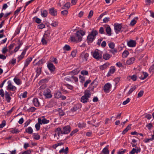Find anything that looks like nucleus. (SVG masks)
Instances as JSON below:
<instances>
[{
  "label": "nucleus",
  "instance_id": "obj_1",
  "mask_svg": "<svg viewBox=\"0 0 154 154\" xmlns=\"http://www.w3.org/2000/svg\"><path fill=\"white\" fill-rule=\"evenodd\" d=\"M85 32L83 30L77 31L76 33V36H71L70 40L71 41L79 42L82 41V37L85 35Z\"/></svg>",
  "mask_w": 154,
  "mask_h": 154
},
{
  "label": "nucleus",
  "instance_id": "obj_2",
  "mask_svg": "<svg viewBox=\"0 0 154 154\" xmlns=\"http://www.w3.org/2000/svg\"><path fill=\"white\" fill-rule=\"evenodd\" d=\"M98 32L96 30H93L87 36V41L88 45L91 43L95 39Z\"/></svg>",
  "mask_w": 154,
  "mask_h": 154
},
{
  "label": "nucleus",
  "instance_id": "obj_3",
  "mask_svg": "<svg viewBox=\"0 0 154 154\" xmlns=\"http://www.w3.org/2000/svg\"><path fill=\"white\" fill-rule=\"evenodd\" d=\"M98 50L96 49L94 52H91L92 56L95 59L97 60H100L102 59V55L98 52Z\"/></svg>",
  "mask_w": 154,
  "mask_h": 154
},
{
  "label": "nucleus",
  "instance_id": "obj_4",
  "mask_svg": "<svg viewBox=\"0 0 154 154\" xmlns=\"http://www.w3.org/2000/svg\"><path fill=\"white\" fill-rule=\"evenodd\" d=\"M84 95L82 96L81 98V101L83 103H86L87 102V101L89 100V98H90L91 96L88 93H84Z\"/></svg>",
  "mask_w": 154,
  "mask_h": 154
},
{
  "label": "nucleus",
  "instance_id": "obj_5",
  "mask_svg": "<svg viewBox=\"0 0 154 154\" xmlns=\"http://www.w3.org/2000/svg\"><path fill=\"white\" fill-rule=\"evenodd\" d=\"M43 95L47 98H50L52 97V95L50 90L48 88H47L44 90Z\"/></svg>",
  "mask_w": 154,
  "mask_h": 154
},
{
  "label": "nucleus",
  "instance_id": "obj_6",
  "mask_svg": "<svg viewBox=\"0 0 154 154\" xmlns=\"http://www.w3.org/2000/svg\"><path fill=\"white\" fill-rule=\"evenodd\" d=\"M95 81V80H94L90 84V85H91V87H89L85 91H84V93H88L90 95V96H91V91H93L94 89V86H92V85H93Z\"/></svg>",
  "mask_w": 154,
  "mask_h": 154
},
{
  "label": "nucleus",
  "instance_id": "obj_7",
  "mask_svg": "<svg viewBox=\"0 0 154 154\" xmlns=\"http://www.w3.org/2000/svg\"><path fill=\"white\" fill-rule=\"evenodd\" d=\"M89 57V54L88 53H85V52H82L80 54L79 57L83 61H87L88 58Z\"/></svg>",
  "mask_w": 154,
  "mask_h": 154
},
{
  "label": "nucleus",
  "instance_id": "obj_8",
  "mask_svg": "<svg viewBox=\"0 0 154 154\" xmlns=\"http://www.w3.org/2000/svg\"><path fill=\"white\" fill-rule=\"evenodd\" d=\"M114 29L116 33H118L120 32L122 28V24H114Z\"/></svg>",
  "mask_w": 154,
  "mask_h": 154
},
{
  "label": "nucleus",
  "instance_id": "obj_9",
  "mask_svg": "<svg viewBox=\"0 0 154 154\" xmlns=\"http://www.w3.org/2000/svg\"><path fill=\"white\" fill-rule=\"evenodd\" d=\"M71 130V128L69 125H67L63 127V134H69Z\"/></svg>",
  "mask_w": 154,
  "mask_h": 154
},
{
  "label": "nucleus",
  "instance_id": "obj_10",
  "mask_svg": "<svg viewBox=\"0 0 154 154\" xmlns=\"http://www.w3.org/2000/svg\"><path fill=\"white\" fill-rule=\"evenodd\" d=\"M111 85L109 83L106 84L103 87V90L104 92L108 93L109 92V90L111 88Z\"/></svg>",
  "mask_w": 154,
  "mask_h": 154
},
{
  "label": "nucleus",
  "instance_id": "obj_11",
  "mask_svg": "<svg viewBox=\"0 0 154 154\" xmlns=\"http://www.w3.org/2000/svg\"><path fill=\"white\" fill-rule=\"evenodd\" d=\"M8 85L7 86V90L12 91H14L16 89V87L12 85L10 80L8 81Z\"/></svg>",
  "mask_w": 154,
  "mask_h": 154
},
{
  "label": "nucleus",
  "instance_id": "obj_12",
  "mask_svg": "<svg viewBox=\"0 0 154 154\" xmlns=\"http://www.w3.org/2000/svg\"><path fill=\"white\" fill-rule=\"evenodd\" d=\"M49 12L50 14L53 16H56L57 14V11L54 7L49 9Z\"/></svg>",
  "mask_w": 154,
  "mask_h": 154
},
{
  "label": "nucleus",
  "instance_id": "obj_13",
  "mask_svg": "<svg viewBox=\"0 0 154 154\" xmlns=\"http://www.w3.org/2000/svg\"><path fill=\"white\" fill-rule=\"evenodd\" d=\"M136 149L133 148L132 150L129 152V154H134L135 153L137 154L141 151V149L140 148L137 146L135 147Z\"/></svg>",
  "mask_w": 154,
  "mask_h": 154
},
{
  "label": "nucleus",
  "instance_id": "obj_14",
  "mask_svg": "<svg viewBox=\"0 0 154 154\" xmlns=\"http://www.w3.org/2000/svg\"><path fill=\"white\" fill-rule=\"evenodd\" d=\"M80 68H78L75 69L74 70H73L70 72H69V75H77L79 72L80 71Z\"/></svg>",
  "mask_w": 154,
  "mask_h": 154
},
{
  "label": "nucleus",
  "instance_id": "obj_15",
  "mask_svg": "<svg viewBox=\"0 0 154 154\" xmlns=\"http://www.w3.org/2000/svg\"><path fill=\"white\" fill-rule=\"evenodd\" d=\"M116 71L115 67L114 66H111L110 67V69L108 72L107 76L109 77L112 74L114 73Z\"/></svg>",
  "mask_w": 154,
  "mask_h": 154
},
{
  "label": "nucleus",
  "instance_id": "obj_16",
  "mask_svg": "<svg viewBox=\"0 0 154 154\" xmlns=\"http://www.w3.org/2000/svg\"><path fill=\"white\" fill-rule=\"evenodd\" d=\"M27 49V48H25L22 52L21 55L18 57V60L17 61L18 62L24 58Z\"/></svg>",
  "mask_w": 154,
  "mask_h": 154
},
{
  "label": "nucleus",
  "instance_id": "obj_17",
  "mask_svg": "<svg viewBox=\"0 0 154 154\" xmlns=\"http://www.w3.org/2000/svg\"><path fill=\"white\" fill-rule=\"evenodd\" d=\"M136 44V42L135 41L131 40L128 42V45L130 47H134Z\"/></svg>",
  "mask_w": 154,
  "mask_h": 154
},
{
  "label": "nucleus",
  "instance_id": "obj_18",
  "mask_svg": "<svg viewBox=\"0 0 154 154\" xmlns=\"http://www.w3.org/2000/svg\"><path fill=\"white\" fill-rule=\"evenodd\" d=\"M32 59L31 57L28 58L25 60L24 68H25L27 67L29 64L30 63Z\"/></svg>",
  "mask_w": 154,
  "mask_h": 154
},
{
  "label": "nucleus",
  "instance_id": "obj_19",
  "mask_svg": "<svg viewBox=\"0 0 154 154\" xmlns=\"http://www.w3.org/2000/svg\"><path fill=\"white\" fill-rule=\"evenodd\" d=\"M23 43L21 41H20V40H18V46L15 48V49L14 50V52H16L19 50L21 46L23 44Z\"/></svg>",
  "mask_w": 154,
  "mask_h": 154
},
{
  "label": "nucleus",
  "instance_id": "obj_20",
  "mask_svg": "<svg viewBox=\"0 0 154 154\" xmlns=\"http://www.w3.org/2000/svg\"><path fill=\"white\" fill-rule=\"evenodd\" d=\"M49 69L51 71H54L55 69L54 66L52 63H49L47 65Z\"/></svg>",
  "mask_w": 154,
  "mask_h": 154
},
{
  "label": "nucleus",
  "instance_id": "obj_21",
  "mask_svg": "<svg viewBox=\"0 0 154 154\" xmlns=\"http://www.w3.org/2000/svg\"><path fill=\"white\" fill-rule=\"evenodd\" d=\"M55 131L58 136H59L60 134H63V130L60 127H58L55 130Z\"/></svg>",
  "mask_w": 154,
  "mask_h": 154
},
{
  "label": "nucleus",
  "instance_id": "obj_22",
  "mask_svg": "<svg viewBox=\"0 0 154 154\" xmlns=\"http://www.w3.org/2000/svg\"><path fill=\"white\" fill-rule=\"evenodd\" d=\"M109 65L110 63H106L103 65L100 66V68L102 70L105 69L109 66Z\"/></svg>",
  "mask_w": 154,
  "mask_h": 154
},
{
  "label": "nucleus",
  "instance_id": "obj_23",
  "mask_svg": "<svg viewBox=\"0 0 154 154\" xmlns=\"http://www.w3.org/2000/svg\"><path fill=\"white\" fill-rule=\"evenodd\" d=\"M103 59L106 60H107L109 59L111 57L110 54L107 53H105L103 54Z\"/></svg>",
  "mask_w": 154,
  "mask_h": 154
},
{
  "label": "nucleus",
  "instance_id": "obj_24",
  "mask_svg": "<svg viewBox=\"0 0 154 154\" xmlns=\"http://www.w3.org/2000/svg\"><path fill=\"white\" fill-rule=\"evenodd\" d=\"M106 31L107 33V34L109 36L111 35V29L109 25H107V26L106 28Z\"/></svg>",
  "mask_w": 154,
  "mask_h": 154
},
{
  "label": "nucleus",
  "instance_id": "obj_25",
  "mask_svg": "<svg viewBox=\"0 0 154 154\" xmlns=\"http://www.w3.org/2000/svg\"><path fill=\"white\" fill-rule=\"evenodd\" d=\"M137 78V77L136 75H129L127 77L128 79L130 80L129 78L131 79L133 81H135Z\"/></svg>",
  "mask_w": 154,
  "mask_h": 154
},
{
  "label": "nucleus",
  "instance_id": "obj_26",
  "mask_svg": "<svg viewBox=\"0 0 154 154\" xmlns=\"http://www.w3.org/2000/svg\"><path fill=\"white\" fill-rule=\"evenodd\" d=\"M32 101L35 106L38 107L40 105V103L39 102L37 98H34Z\"/></svg>",
  "mask_w": 154,
  "mask_h": 154
},
{
  "label": "nucleus",
  "instance_id": "obj_27",
  "mask_svg": "<svg viewBox=\"0 0 154 154\" xmlns=\"http://www.w3.org/2000/svg\"><path fill=\"white\" fill-rule=\"evenodd\" d=\"M5 98L7 102L9 103L10 102L11 98L10 96L8 93L6 91H5Z\"/></svg>",
  "mask_w": 154,
  "mask_h": 154
},
{
  "label": "nucleus",
  "instance_id": "obj_28",
  "mask_svg": "<svg viewBox=\"0 0 154 154\" xmlns=\"http://www.w3.org/2000/svg\"><path fill=\"white\" fill-rule=\"evenodd\" d=\"M132 125L131 124H129L127 127L122 132V134H125L129 130L131 129V126Z\"/></svg>",
  "mask_w": 154,
  "mask_h": 154
},
{
  "label": "nucleus",
  "instance_id": "obj_29",
  "mask_svg": "<svg viewBox=\"0 0 154 154\" xmlns=\"http://www.w3.org/2000/svg\"><path fill=\"white\" fill-rule=\"evenodd\" d=\"M132 125L131 124H129L127 127L122 132V134H125L129 130L131 129V126Z\"/></svg>",
  "mask_w": 154,
  "mask_h": 154
},
{
  "label": "nucleus",
  "instance_id": "obj_30",
  "mask_svg": "<svg viewBox=\"0 0 154 154\" xmlns=\"http://www.w3.org/2000/svg\"><path fill=\"white\" fill-rule=\"evenodd\" d=\"M132 125L131 124H129L127 127L122 132V134H125L129 130L131 129V126Z\"/></svg>",
  "mask_w": 154,
  "mask_h": 154
},
{
  "label": "nucleus",
  "instance_id": "obj_31",
  "mask_svg": "<svg viewBox=\"0 0 154 154\" xmlns=\"http://www.w3.org/2000/svg\"><path fill=\"white\" fill-rule=\"evenodd\" d=\"M48 11L45 10H41V15L42 16L44 17H46L48 15Z\"/></svg>",
  "mask_w": 154,
  "mask_h": 154
},
{
  "label": "nucleus",
  "instance_id": "obj_32",
  "mask_svg": "<svg viewBox=\"0 0 154 154\" xmlns=\"http://www.w3.org/2000/svg\"><path fill=\"white\" fill-rule=\"evenodd\" d=\"M135 59L134 57L130 58L129 60H127L126 63L128 65H130L132 64L135 60Z\"/></svg>",
  "mask_w": 154,
  "mask_h": 154
},
{
  "label": "nucleus",
  "instance_id": "obj_33",
  "mask_svg": "<svg viewBox=\"0 0 154 154\" xmlns=\"http://www.w3.org/2000/svg\"><path fill=\"white\" fill-rule=\"evenodd\" d=\"M33 132L32 128L31 127H29L28 128L26 129L25 132L28 133L29 134H32Z\"/></svg>",
  "mask_w": 154,
  "mask_h": 154
},
{
  "label": "nucleus",
  "instance_id": "obj_34",
  "mask_svg": "<svg viewBox=\"0 0 154 154\" xmlns=\"http://www.w3.org/2000/svg\"><path fill=\"white\" fill-rule=\"evenodd\" d=\"M32 136L34 139L38 140L40 139V136L38 133H34L32 134Z\"/></svg>",
  "mask_w": 154,
  "mask_h": 154
},
{
  "label": "nucleus",
  "instance_id": "obj_35",
  "mask_svg": "<svg viewBox=\"0 0 154 154\" xmlns=\"http://www.w3.org/2000/svg\"><path fill=\"white\" fill-rule=\"evenodd\" d=\"M138 19V18L137 17H134V19L131 21L130 23V25L132 26L134 25L137 22L135 20H137Z\"/></svg>",
  "mask_w": 154,
  "mask_h": 154
},
{
  "label": "nucleus",
  "instance_id": "obj_36",
  "mask_svg": "<svg viewBox=\"0 0 154 154\" xmlns=\"http://www.w3.org/2000/svg\"><path fill=\"white\" fill-rule=\"evenodd\" d=\"M41 68H42L40 67L37 68V70H36V77H37L39 75L41 74L42 72Z\"/></svg>",
  "mask_w": 154,
  "mask_h": 154
},
{
  "label": "nucleus",
  "instance_id": "obj_37",
  "mask_svg": "<svg viewBox=\"0 0 154 154\" xmlns=\"http://www.w3.org/2000/svg\"><path fill=\"white\" fill-rule=\"evenodd\" d=\"M14 82L18 85H20L21 84V81L17 77H15L14 78Z\"/></svg>",
  "mask_w": 154,
  "mask_h": 154
},
{
  "label": "nucleus",
  "instance_id": "obj_38",
  "mask_svg": "<svg viewBox=\"0 0 154 154\" xmlns=\"http://www.w3.org/2000/svg\"><path fill=\"white\" fill-rule=\"evenodd\" d=\"M137 85H134L133 87L131 88L128 92V94H131L133 91H134L137 88Z\"/></svg>",
  "mask_w": 154,
  "mask_h": 154
},
{
  "label": "nucleus",
  "instance_id": "obj_39",
  "mask_svg": "<svg viewBox=\"0 0 154 154\" xmlns=\"http://www.w3.org/2000/svg\"><path fill=\"white\" fill-rule=\"evenodd\" d=\"M108 146H106V147L104 148L102 152L104 154H109V151L107 149Z\"/></svg>",
  "mask_w": 154,
  "mask_h": 154
},
{
  "label": "nucleus",
  "instance_id": "obj_40",
  "mask_svg": "<svg viewBox=\"0 0 154 154\" xmlns=\"http://www.w3.org/2000/svg\"><path fill=\"white\" fill-rule=\"evenodd\" d=\"M63 49L64 50L66 51H69L71 50L70 47L68 45H66L64 46L63 48Z\"/></svg>",
  "mask_w": 154,
  "mask_h": 154
},
{
  "label": "nucleus",
  "instance_id": "obj_41",
  "mask_svg": "<svg viewBox=\"0 0 154 154\" xmlns=\"http://www.w3.org/2000/svg\"><path fill=\"white\" fill-rule=\"evenodd\" d=\"M61 93L60 92L58 91L54 94L55 97L57 98H59L61 97Z\"/></svg>",
  "mask_w": 154,
  "mask_h": 154
},
{
  "label": "nucleus",
  "instance_id": "obj_42",
  "mask_svg": "<svg viewBox=\"0 0 154 154\" xmlns=\"http://www.w3.org/2000/svg\"><path fill=\"white\" fill-rule=\"evenodd\" d=\"M36 109V108L35 107L33 106L29 108V109H27V111L29 112H33Z\"/></svg>",
  "mask_w": 154,
  "mask_h": 154
},
{
  "label": "nucleus",
  "instance_id": "obj_43",
  "mask_svg": "<svg viewBox=\"0 0 154 154\" xmlns=\"http://www.w3.org/2000/svg\"><path fill=\"white\" fill-rule=\"evenodd\" d=\"M128 54V51H125L122 54V57L124 58H126Z\"/></svg>",
  "mask_w": 154,
  "mask_h": 154
},
{
  "label": "nucleus",
  "instance_id": "obj_44",
  "mask_svg": "<svg viewBox=\"0 0 154 154\" xmlns=\"http://www.w3.org/2000/svg\"><path fill=\"white\" fill-rule=\"evenodd\" d=\"M86 124L84 122L79 123L78 125V127L80 128H83L85 127Z\"/></svg>",
  "mask_w": 154,
  "mask_h": 154
},
{
  "label": "nucleus",
  "instance_id": "obj_45",
  "mask_svg": "<svg viewBox=\"0 0 154 154\" xmlns=\"http://www.w3.org/2000/svg\"><path fill=\"white\" fill-rule=\"evenodd\" d=\"M49 36L50 34L49 33H46L44 34L43 37L48 41L49 40Z\"/></svg>",
  "mask_w": 154,
  "mask_h": 154
},
{
  "label": "nucleus",
  "instance_id": "obj_46",
  "mask_svg": "<svg viewBox=\"0 0 154 154\" xmlns=\"http://www.w3.org/2000/svg\"><path fill=\"white\" fill-rule=\"evenodd\" d=\"M109 51L110 53H111L112 54L114 55L117 52V50L116 48H114L113 49H110L109 50Z\"/></svg>",
  "mask_w": 154,
  "mask_h": 154
},
{
  "label": "nucleus",
  "instance_id": "obj_47",
  "mask_svg": "<svg viewBox=\"0 0 154 154\" xmlns=\"http://www.w3.org/2000/svg\"><path fill=\"white\" fill-rule=\"evenodd\" d=\"M44 60L42 58L38 62L36 63V65H38L39 66L40 65H42L43 63H44Z\"/></svg>",
  "mask_w": 154,
  "mask_h": 154
},
{
  "label": "nucleus",
  "instance_id": "obj_48",
  "mask_svg": "<svg viewBox=\"0 0 154 154\" xmlns=\"http://www.w3.org/2000/svg\"><path fill=\"white\" fill-rule=\"evenodd\" d=\"M11 132L13 134H17L20 132V131L17 129L15 128L12 129L11 131Z\"/></svg>",
  "mask_w": 154,
  "mask_h": 154
},
{
  "label": "nucleus",
  "instance_id": "obj_49",
  "mask_svg": "<svg viewBox=\"0 0 154 154\" xmlns=\"http://www.w3.org/2000/svg\"><path fill=\"white\" fill-rule=\"evenodd\" d=\"M143 74L144 75V77L142 78L140 77V79L144 80L145 79L148 75V74L146 72H143Z\"/></svg>",
  "mask_w": 154,
  "mask_h": 154
},
{
  "label": "nucleus",
  "instance_id": "obj_50",
  "mask_svg": "<svg viewBox=\"0 0 154 154\" xmlns=\"http://www.w3.org/2000/svg\"><path fill=\"white\" fill-rule=\"evenodd\" d=\"M58 24L59 23L58 21H55L51 23V25L52 27H56L58 26Z\"/></svg>",
  "mask_w": 154,
  "mask_h": 154
},
{
  "label": "nucleus",
  "instance_id": "obj_51",
  "mask_svg": "<svg viewBox=\"0 0 154 154\" xmlns=\"http://www.w3.org/2000/svg\"><path fill=\"white\" fill-rule=\"evenodd\" d=\"M15 108L14 107H12L11 109L10 110L7 111V115H10L12 113V112L14 110V109Z\"/></svg>",
  "mask_w": 154,
  "mask_h": 154
},
{
  "label": "nucleus",
  "instance_id": "obj_52",
  "mask_svg": "<svg viewBox=\"0 0 154 154\" xmlns=\"http://www.w3.org/2000/svg\"><path fill=\"white\" fill-rule=\"evenodd\" d=\"M109 47L111 49H113L115 47V44L113 42H111L108 44Z\"/></svg>",
  "mask_w": 154,
  "mask_h": 154
},
{
  "label": "nucleus",
  "instance_id": "obj_53",
  "mask_svg": "<svg viewBox=\"0 0 154 154\" xmlns=\"http://www.w3.org/2000/svg\"><path fill=\"white\" fill-rule=\"evenodd\" d=\"M6 125V121L5 120H3L2 123L0 124V128H2L4 127Z\"/></svg>",
  "mask_w": 154,
  "mask_h": 154
},
{
  "label": "nucleus",
  "instance_id": "obj_54",
  "mask_svg": "<svg viewBox=\"0 0 154 154\" xmlns=\"http://www.w3.org/2000/svg\"><path fill=\"white\" fill-rule=\"evenodd\" d=\"M47 41H48L43 37H42V39L41 42L42 43V44L43 45H46L47 44Z\"/></svg>",
  "mask_w": 154,
  "mask_h": 154
},
{
  "label": "nucleus",
  "instance_id": "obj_55",
  "mask_svg": "<svg viewBox=\"0 0 154 154\" xmlns=\"http://www.w3.org/2000/svg\"><path fill=\"white\" fill-rule=\"evenodd\" d=\"M38 28L40 29H43L45 27V25L43 23H41L38 26Z\"/></svg>",
  "mask_w": 154,
  "mask_h": 154
},
{
  "label": "nucleus",
  "instance_id": "obj_56",
  "mask_svg": "<svg viewBox=\"0 0 154 154\" xmlns=\"http://www.w3.org/2000/svg\"><path fill=\"white\" fill-rule=\"evenodd\" d=\"M143 93H144V91H142V90L140 91V92L138 93V94L137 97L138 98H139V97H141L143 96Z\"/></svg>",
  "mask_w": 154,
  "mask_h": 154
},
{
  "label": "nucleus",
  "instance_id": "obj_57",
  "mask_svg": "<svg viewBox=\"0 0 154 154\" xmlns=\"http://www.w3.org/2000/svg\"><path fill=\"white\" fill-rule=\"evenodd\" d=\"M91 82V80L89 79L86 81L84 84V87H86L88 84Z\"/></svg>",
  "mask_w": 154,
  "mask_h": 154
},
{
  "label": "nucleus",
  "instance_id": "obj_58",
  "mask_svg": "<svg viewBox=\"0 0 154 154\" xmlns=\"http://www.w3.org/2000/svg\"><path fill=\"white\" fill-rule=\"evenodd\" d=\"M49 122V121L48 120H47L45 118H44L42 119V124H47Z\"/></svg>",
  "mask_w": 154,
  "mask_h": 154
},
{
  "label": "nucleus",
  "instance_id": "obj_59",
  "mask_svg": "<svg viewBox=\"0 0 154 154\" xmlns=\"http://www.w3.org/2000/svg\"><path fill=\"white\" fill-rule=\"evenodd\" d=\"M81 73L83 75H88V72L87 70H83L81 71Z\"/></svg>",
  "mask_w": 154,
  "mask_h": 154
},
{
  "label": "nucleus",
  "instance_id": "obj_60",
  "mask_svg": "<svg viewBox=\"0 0 154 154\" xmlns=\"http://www.w3.org/2000/svg\"><path fill=\"white\" fill-rule=\"evenodd\" d=\"M79 108H78L77 106V105L74 106L72 108L71 110L72 112H75L77 110V109H78Z\"/></svg>",
  "mask_w": 154,
  "mask_h": 154
},
{
  "label": "nucleus",
  "instance_id": "obj_61",
  "mask_svg": "<svg viewBox=\"0 0 154 154\" xmlns=\"http://www.w3.org/2000/svg\"><path fill=\"white\" fill-rule=\"evenodd\" d=\"M22 8V7H20L18 9L16 10L14 12V14L17 15L19 12L20 11L21 9Z\"/></svg>",
  "mask_w": 154,
  "mask_h": 154
},
{
  "label": "nucleus",
  "instance_id": "obj_62",
  "mask_svg": "<svg viewBox=\"0 0 154 154\" xmlns=\"http://www.w3.org/2000/svg\"><path fill=\"white\" fill-rule=\"evenodd\" d=\"M70 3L69 2H67L64 5V6L69 9L70 7Z\"/></svg>",
  "mask_w": 154,
  "mask_h": 154
},
{
  "label": "nucleus",
  "instance_id": "obj_63",
  "mask_svg": "<svg viewBox=\"0 0 154 154\" xmlns=\"http://www.w3.org/2000/svg\"><path fill=\"white\" fill-rule=\"evenodd\" d=\"M68 13V11L67 10H64L61 11V14H62L65 15H67Z\"/></svg>",
  "mask_w": 154,
  "mask_h": 154
},
{
  "label": "nucleus",
  "instance_id": "obj_64",
  "mask_svg": "<svg viewBox=\"0 0 154 154\" xmlns=\"http://www.w3.org/2000/svg\"><path fill=\"white\" fill-rule=\"evenodd\" d=\"M99 32L100 33L103 34L104 33V29L103 27H101L99 31Z\"/></svg>",
  "mask_w": 154,
  "mask_h": 154
}]
</instances>
